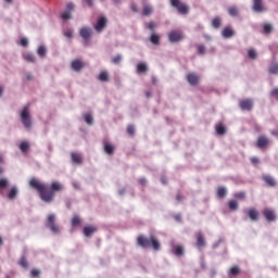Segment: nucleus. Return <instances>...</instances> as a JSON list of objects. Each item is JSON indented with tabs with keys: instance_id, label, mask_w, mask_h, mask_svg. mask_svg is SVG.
Wrapping results in <instances>:
<instances>
[{
	"instance_id": "1",
	"label": "nucleus",
	"mask_w": 278,
	"mask_h": 278,
	"mask_svg": "<svg viewBox=\"0 0 278 278\" xmlns=\"http://www.w3.org/2000/svg\"><path fill=\"white\" fill-rule=\"evenodd\" d=\"M29 186L34 190H37L39 197L43 203H52L55 198V192L62 191V184L54 181L51 184V190H48L49 186L45 182H40L38 178H31L29 180Z\"/></svg>"
},
{
	"instance_id": "2",
	"label": "nucleus",
	"mask_w": 278,
	"mask_h": 278,
	"mask_svg": "<svg viewBox=\"0 0 278 278\" xmlns=\"http://www.w3.org/2000/svg\"><path fill=\"white\" fill-rule=\"evenodd\" d=\"M137 244L141 247V249H153V251H160V249H162V245L160 244V241L155 239V236H151L150 238L139 236L137 238Z\"/></svg>"
},
{
	"instance_id": "3",
	"label": "nucleus",
	"mask_w": 278,
	"mask_h": 278,
	"mask_svg": "<svg viewBox=\"0 0 278 278\" xmlns=\"http://www.w3.org/2000/svg\"><path fill=\"white\" fill-rule=\"evenodd\" d=\"M21 121L25 129H31V116L29 115V105H25L20 114Z\"/></svg>"
},
{
	"instance_id": "4",
	"label": "nucleus",
	"mask_w": 278,
	"mask_h": 278,
	"mask_svg": "<svg viewBox=\"0 0 278 278\" xmlns=\"http://www.w3.org/2000/svg\"><path fill=\"white\" fill-rule=\"evenodd\" d=\"M46 227L47 229H50V231L54 235L60 233V226L55 224V214L48 215L46 220Z\"/></svg>"
},
{
	"instance_id": "5",
	"label": "nucleus",
	"mask_w": 278,
	"mask_h": 278,
	"mask_svg": "<svg viewBox=\"0 0 278 278\" xmlns=\"http://www.w3.org/2000/svg\"><path fill=\"white\" fill-rule=\"evenodd\" d=\"M79 36L83 38V40H91L94 36V30H92V27L90 26H84L79 29Z\"/></svg>"
},
{
	"instance_id": "6",
	"label": "nucleus",
	"mask_w": 278,
	"mask_h": 278,
	"mask_svg": "<svg viewBox=\"0 0 278 278\" xmlns=\"http://www.w3.org/2000/svg\"><path fill=\"white\" fill-rule=\"evenodd\" d=\"M172 8H175L178 14H187L188 5L182 4L180 0H169Z\"/></svg>"
},
{
	"instance_id": "7",
	"label": "nucleus",
	"mask_w": 278,
	"mask_h": 278,
	"mask_svg": "<svg viewBox=\"0 0 278 278\" xmlns=\"http://www.w3.org/2000/svg\"><path fill=\"white\" fill-rule=\"evenodd\" d=\"M252 10L253 12H256V14H263V12H266L264 0H253Z\"/></svg>"
},
{
	"instance_id": "8",
	"label": "nucleus",
	"mask_w": 278,
	"mask_h": 278,
	"mask_svg": "<svg viewBox=\"0 0 278 278\" xmlns=\"http://www.w3.org/2000/svg\"><path fill=\"white\" fill-rule=\"evenodd\" d=\"M263 216L267 223H275V220H277V214L275 213V210L265 208L263 211Z\"/></svg>"
},
{
	"instance_id": "9",
	"label": "nucleus",
	"mask_w": 278,
	"mask_h": 278,
	"mask_svg": "<svg viewBox=\"0 0 278 278\" xmlns=\"http://www.w3.org/2000/svg\"><path fill=\"white\" fill-rule=\"evenodd\" d=\"M184 36H181V33L177 30H172L168 34V41L172 42V45H175L176 42H180L182 40Z\"/></svg>"
},
{
	"instance_id": "10",
	"label": "nucleus",
	"mask_w": 278,
	"mask_h": 278,
	"mask_svg": "<svg viewBox=\"0 0 278 278\" xmlns=\"http://www.w3.org/2000/svg\"><path fill=\"white\" fill-rule=\"evenodd\" d=\"M239 106L243 112H251L253 110V100L245 99L239 102Z\"/></svg>"
},
{
	"instance_id": "11",
	"label": "nucleus",
	"mask_w": 278,
	"mask_h": 278,
	"mask_svg": "<svg viewBox=\"0 0 278 278\" xmlns=\"http://www.w3.org/2000/svg\"><path fill=\"white\" fill-rule=\"evenodd\" d=\"M108 25V18L105 17H100L98 18L97 23L93 25V29L98 31V34H101L103 29H105V26Z\"/></svg>"
},
{
	"instance_id": "12",
	"label": "nucleus",
	"mask_w": 278,
	"mask_h": 278,
	"mask_svg": "<svg viewBox=\"0 0 278 278\" xmlns=\"http://www.w3.org/2000/svg\"><path fill=\"white\" fill-rule=\"evenodd\" d=\"M269 140L266 136H260L256 141L257 149L264 150L266 147H268Z\"/></svg>"
},
{
	"instance_id": "13",
	"label": "nucleus",
	"mask_w": 278,
	"mask_h": 278,
	"mask_svg": "<svg viewBox=\"0 0 278 278\" xmlns=\"http://www.w3.org/2000/svg\"><path fill=\"white\" fill-rule=\"evenodd\" d=\"M222 36L226 39L233 38V36H236V31L231 28V26H227L223 29Z\"/></svg>"
},
{
	"instance_id": "14",
	"label": "nucleus",
	"mask_w": 278,
	"mask_h": 278,
	"mask_svg": "<svg viewBox=\"0 0 278 278\" xmlns=\"http://www.w3.org/2000/svg\"><path fill=\"white\" fill-rule=\"evenodd\" d=\"M248 216L251 220L255 222L260 219V212L256 208H249Z\"/></svg>"
},
{
	"instance_id": "15",
	"label": "nucleus",
	"mask_w": 278,
	"mask_h": 278,
	"mask_svg": "<svg viewBox=\"0 0 278 278\" xmlns=\"http://www.w3.org/2000/svg\"><path fill=\"white\" fill-rule=\"evenodd\" d=\"M16 197H18V187L13 186L8 193V199H9V201H14V199H16Z\"/></svg>"
},
{
	"instance_id": "16",
	"label": "nucleus",
	"mask_w": 278,
	"mask_h": 278,
	"mask_svg": "<svg viewBox=\"0 0 278 278\" xmlns=\"http://www.w3.org/2000/svg\"><path fill=\"white\" fill-rule=\"evenodd\" d=\"M84 68V63H81L80 60L76 59L72 61V70L75 71L76 73H79Z\"/></svg>"
},
{
	"instance_id": "17",
	"label": "nucleus",
	"mask_w": 278,
	"mask_h": 278,
	"mask_svg": "<svg viewBox=\"0 0 278 278\" xmlns=\"http://www.w3.org/2000/svg\"><path fill=\"white\" fill-rule=\"evenodd\" d=\"M263 180L265 181V184H267V186H269L270 188H275V186H277V180H275L273 178V176L270 175H266L263 177Z\"/></svg>"
},
{
	"instance_id": "18",
	"label": "nucleus",
	"mask_w": 278,
	"mask_h": 278,
	"mask_svg": "<svg viewBox=\"0 0 278 278\" xmlns=\"http://www.w3.org/2000/svg\"><path fill=\"white\" fill-rule=\"evenodd\" d=\"M187 81L190 86H197V84H199V76H197V74H189L187 76Z\"/></svg>"
},
{
	"instance_id": "19",
	"label": "nucleus",
	"mask_w": 278,
	"mask_h": 278,
	"mask_svg": "<svg viewBox=\"0 0 278 278\" xmlns=\"http://www.w3.org/2000/svg\"><path fill=\"white\" fill-rule=\"evenodd\" d=\"M94 231H97L96 227L92 226H86L84 228V236H86V238H90V236H92L94 233Z\"/></svg>"
},
{
	"instance_id": "20",
	"label": "nucleus",
	"mask_w": 278,
	"mask_h": 278,
	"mask_svg": "<svg viewBox=\"0 0 278 278\" xmlns=\"http://www.w3.org/2000/svg\"><path fill=\"white\" fill-rule=\"evenodd\" d=\"M197 244L199 249H201L202 247H205V237H203V233L201 232H198L197 235Z\"/></svg>"
},
{
	"instance_id": "21",
	"label": "nucleus",
	"mask_w": 278,
	"mask_h": 278,
	"mask_svg": "<svg viewBox=\"0 0 278 278\" xmlns=\"http://www.w3.org/2000/svg\"><path fill=\"white\" fill-rule=\"evenodd\" d=\"M237 275H240V267L233 266L228 270V277L233 278L237 277Z\"/></svg>"
},
{
	"instance_id": "22",
	"label": "nucleus",
	"mask_w": 278,
	"mask_h": 278,
	"mask_svg": "<svg viewBox=\"0 0 278 278\" xmlns=\"http://www.w3.org/2000/svg\"><path fill=\"white\" fill-rule=\"evenodd\" d=\"M104 152L106 155H113L114 154V146L109 142H104Z\"/></svg>"
},
{
	"instance_id": "23",
	"label": "nucleus",
	"mask_w": 278,
	"mask_h": 278,
	"mask_svg": "<svg viewBox=\"0 0 278 278\" xmlns=\"http://www.w3.org/2000/svg\"><path fill=\"white\" fill-rule=\"evenodd\" d=\"M24 60H26V62H30V63H36V54L31 53V52H27L24 54Z\"/></svg>"
},
{
	"instance_id": "24",
	"label": "nucleus",
	"mask_w": 278,
	"mask_h": 278,
	"mask_svg": "<svg viewBox=\"0 0 278 278\" xmlns=\"http://www.w3.org/2000/svg\"><path fill=\"white\" fill-rule=\"evenodd\" d=\"M269 75H278V63H271L268 67Z\"/></svg>"
},
{
	"instance_id": "25",
	"label": "nucleus",
	"mask_w": 278,
	"mask_h": 278,
	"mask_svg": "<svg viewBox=\"0 0 278 278\" xmlns=\"http://www.w3.org/2000/svg\"><path fill=\"white\" fill-rule=\"evenodd\" d=\"M147 71H149V66L147 65V63H139L137 65V73H147Z\"/></svg>"
},
{
	"instance_id": "26",
	"label": "nucleus",
	"mask_w": 278,
	"mask_h": 278,
	"mask_svg": "<svg viewBox=\"0 0 278 278\" xmlns=\"http://www.w3.org/2000/svg\"><path fill=\"white\" fill-rule=\"evenodd\" d=\"M172 253H174V255H178V256L184 255V247H181V245L174 247L172 250Z\"/></svg>"
},
{
	"instance_id": "27",
	"label": "nucleus",
	"mask_w": 278,
	"mask_h": 278,
	"mask_svg": "<svg viewBox=\"0 0 278 278\" xmlns=\"http://www.w3.org/2000/svg\"><path fill=\"white\" fill-rule=\"evenodd\" d=\"M228 14H229V16H232L233 18H236V16H238V14H240V11H238L237 7H229Z\"/></svg>"
},
{
	"instance_id": "28",
	"label": "nucleus",
	"mask_w": 278,
	"mask_h": 278,
	"mask_svg": "<svg viewBox=\"0 0 278 278\" xmlns=\"http://www.w3.org/2000/svg\"><path fill=\"white\" fill-rule=\"evenodd\" d=\"M217 197L219 199H225L227 197V188L219 187L218 190H217Z\"/></svg>"
},
{
	"instance_id": "29",
	"label": "nucleus",
	"mask_w": 278,
	"mask_h": 278,
	"mask_svg": "<svg viewBox=\"0 0 278 278\" xmlns=\"http://www.w3.org/2000/svg\"><path fill=\"white\" fill-rule=\"evenodd\" d=\"M274 29L275 28L273 27V24H264L263 25V34H266V35L273 34Z\"/></svg>"
},
{
	"instance_id": "30",
	"label": "nucleus",
	"mask_w": 278,
	"mask_h": 278,
	"mask_svg": "<svg viewBox=\"0 0 278 278\" xmlns=\"http://www.w3.org/2000/svg\"><path fill=\"white\" fill-rule=\"evenodd\" d=\"M228 207H229L230 212H236V211H238V201H236V200H230V201L228 202Z\"/></svg>"
},
{
	"instance_id": "31",
	"label": "nucleus",
	"mask_w": 278,
	"mask_h": 278,
	"mask_svg": "<svg viewBox=\"0 0 278 278\" xmlns=\"http://www.w3.org/2000/svg\"><path fill=\"white\" fill-rule=\"evenodd\" d=\"M20 150L22 151V153H27V151H29V142L22 141L20 143Z\"/></svg>"
},
{
	"instance_id": "32",
	"label": "nucleus",
	"mask_w": 278,
	"mask_h": 278,
	"mask_svg": "<svg viewBox=\"0 0 278 278\" xmlns=\"http://www.w3.org/2000/svg\"><path fill=\"white\" fill-rule=\"evenodd\" d=\"M71 155H72V162L74 164H81V155L75 152H73Z\"/></svg>"
},
{
	"instance_id": "33",
	"label": "nucleus",
	"mask_w": 278,
	"mask_h": 278,
	"mask_svg": "<svg viewBox=\"0 0 278 278\" xmlns=\"http://www.w3.org/2000/svg\"><path fill=\"white\" fill-rule=\"evenodd\" d=\"M150 42H151L152 45H155V46L160 45V35H157V34H152V35L150 36Z\"/></svg>"
},
{
	"instance_id": "34",
	"label": "nucleus",
	"mask_w": 278,
	"mask_h": 278,
	"mask_svg": "<svg viewBox=\"0 0 278 278\" xmlns=\"http://www.w3.org/2000/svg\"><path fill=\"white\" fill-rule=\"evenodd\" d=\"M220 25H223V20H220V17H215L213 18L212 21V26L215 28V29H218L220 27Z\"/></svg>"
},
{
	"instance_id": "35",
	"label": "nucleus",
	"mask_w": 278,
	"mask_h": 278,
	"mask_svg": "<svg viewBox=\"0 0 278 278\" xmlns=\"http://www.w3.org/2000/svg\"><path fill=\"white\" fill-rule=\"evenodd\" d=\"M18 265L22 268H29V263L27 262V257H25V255H23L18 262Z\"/></svg>"
},
{
	"instance_id": "36",
	"label": "nucleus",
	"mask_w": 278,
	"mask_h": 278,
	"mask_svg": "<svg viewBox=\"0 0 278 278\" xmlns=\"http://www.w3.org/2000/svg\"><path fill=\"white\" fill-rule=\"evenodd\" d=\"M37 53H38L39 58H45V55H47V47L39 46Z\"/></svg>"
},
{
	"instance_id": "37",
	"label": "nucleus",
	"mask_w": 278,
	"mask_h": 278,
	"mask_svg": "<svg viewBox=\"0 0 278 278\" xmlns=\"http://www.w3.org/2000/svg\"><path fill=\"white\" fill-rule=\"evenodd\" d=\"M84 118H85V123H87V125H94V118L92 117V115L85 114Z\"/></svg>"
},
{
	"instance_id": "38",
	"label": "nucleus",
	"mask_w": 278,
	"mask_h": 278,
	"mask_svg": "<svg viewBox=\"0 0 278 278\" xmlns=\"http://www.w3.org/2000/svg\"><path fill=\"white\" fill-rule=\"evenodd\" d=\"M81 225V218L79 216H74L72 218V227H79Z\"/></svg>"
},
{
	"instance_id": "39",
	"label": "nucleus",
	"mask_w": 278,
	"mask_h": 278,
	"mask_svg": "<svg viewBox=\"0 0 278 278\" xmlns=\"http://www.w3.org/2000/svg\"><path fill=\"white\" fill-rule=\"evenodd\" d=\"M144 27L147 29H150V31H155V28L157 27V24L155 22L146 23Z\"/></svg>"
},
{
	"instance_id": "40",
	"label": "nucleus",
	"mask_w": 278,
	"mask_h": 278,
	"mask_svg": "<svg viewBox=\"0 0 278 278\" xmlns=\"http://www.w3.org/2000/svg\"><path fill=\"white\" fill-rule=\"evenodd\" d=\"M248 56L250 60H257V51H255V49H250L248 51Z\"/></svg>"
},
{
	"instance_id": "41",
	"label": "nucleus",
	"mask_w": 278,
	"mask_h": 278,
	"mask_svg": "<svg viewBox=\"0 0 278 278\" xmlns=\"http://www.w3.org/2000/svg\"><path fill=\"white\" fill-rule=\"evenodd\" d=\"M225 131H227V128H225V126H223V125L216 126V132L218 134V136L225 135Z\"/></svg>"
},
{
	"instance_id": "42",
	"label": "nucleus",
	"mask_w": 278,
	"mask_h": 278,
	"mask_svg": "<svg viewBox=\"0 0 278 278\" xmlns=\"http://www.w3.org/2000/svg\"><path fill=\"white\" fill-rule=\"evenodd\" d=\"M98 79H99L100 81H108V79H110V76L108 75L106 72H102V73H100Z\"/></svg>"
},
{
	"instance_id": "43",
	"label": "nucleus",
	"mask_w": 278,
	"mask_h": 278,
	"mask_svg": "<svg viewBox=\"0 0 278 278\" xmlns=\"http://www.w3.org/2000/svg\"><path fill=\"white\" fill-rule=\"evenodd\" d=\"M151 12H153V9L149 5L143 7V12H142L143 16H149Z\"/></svg>"
},
{
	"instance_id": "44",
	"label": "nucleus",
	"mask_w": 278,
	"mask_h": 278,
	"mask_svg": "<svg viewBox=\"0 0 278 278\" xmlns=\"http://www.w3.org/2000/svg\"><path fill=\"white\" fill-rule=\"evenodd\" d=\"M199 55H205V46L204 45H198L197 46Z\"/></svg>"
},
{
	"instance_id": "45",
	"label": "nucleus",
	"mask_w": 278,
	"mask_h": 278,
	"mask_svg": "<svg viewBox=\"0 0 278 278\" xmlns=\"http://www.w3.org/2000/svg\"><path fill=\"white\" fill-rule=\"evenodd\" d=\"M123 61V55L117 54L112 59L113 64H121V62Z\"/></svg>"
},
{
	"instance_id": "46",
	"label": "nucleus",
	"mask_w": 278,
	"mask_h": 278,
	"mask_svg": "<svg viewBox=\"0 0 278 278\" xmlns=\"http://www.w3.org/2000/svg\"><path fill=\"white\" fill-rule=\"evenodd\" d=\"M61 17H62L63 21H68V20H71V18H72L71 12H70V11L63 12L62 15H61Z\"/></svg>"
},
{
	"instance_id": "47",
	"label": "nucleus",
	"mask_w": 278,
	"mask_h": 278,
	"mask_svg": "<svg viewBox=\"0 0 278 278\" xmlns=\"http://www.w3.org/2000/svg\"><path fill=\"white\" fill-rule=\"evenodd\" d=\"M127 134H129V136H134V134H136V126L135 125H128Z\"/></svg>"
},
{
	"instance_id": "48",
	"label": "nucleus",
	"mask_w": 278,
	"mask_h": 278,
	"mask_svg": "<svg viewBox=\"0 0 278 278\" xmlns=\"http://www.w3.org/2000/svg\"><path fill=\"white\" fill-rule=\"evenodd\" d=\"M73 28H70V29H67V30H65V31H63V36H65V38H73Z\"/></svg>"
},
{
	"instance_id": "49",
	"label": "nucleus",
	"mask_w": 278,
	"mask_h": 278,
	"mask_svg": "<svg viewBox=\"0 0 278 278\" xmlns=\"http://www.w3.org/2000/svg\"><path fill=\"white\" fill-rule=\"evenodd\" d=\"M3 188H8V179L5 178L0 179V190H3Z\"/></svg>"
},
{
	"instance_id": "50",
	"label": "nucleus",
	"mask_w": 278,
	"mask_h": 278,
	"mask_svg": "<svg viewBox=\"0 0 278 278\" xmlns=\"http://www.w3.org/2000/svg\"><path fill=\"white\" fill-rule=\"evenodd\" d=\"M247 193L244 191L235 193V199H244Z\"/></svg>"
},
{
	"instance_id": "51",
	"label": "nucleus",
	"mask_w": 278,
	"mask_h": 278,
	"mask_svg": "<svg viewBox=\"0 0 278 278\" xmlns=\"http://www.w3.org/2000/svg\"><path fill=\"white\" fill-rule=\"evenodd\" d=\"M75 9V4H73V2L67 3L66 5V12H73V10Z\"/></svg>"
},
{
	"instance_id": "52",
	"label": "nucleus",
	"mask_w": 278,
	"mask_h": 278,
	"mask_svg": "<svg viewBox=\"0 0 278 278\" xmlns=\"http://www.w3.org/2000/svg\"><path fill=\"white\" fill-rule=\"evenodd\" d=\"M270 97H275L276 99H278V87L274 88L270 91Z\"/></svg>"
},
{
	"instance_id": "53",
	"label": "nucleus",
	"mask_w": 278,
	"mask_h": 278,
	"mask_svg": "<svg viewBox=\"0 0 278 278\" xmlns=\"http://www.w3.org/2000/svg\"><path fill=\"white\" fill-rule=\"evenodd\" d=\"M30 275H31V277H39V276H40V270H38V269H33V270L30 271Z\"/></svg>"
},
{
	"instance_id": "54",
	"label": "nucleus",
	"mask_w": 278,
	"mask_h": 278,
	"mask_svg": "<svg viewBox=\"0 0 278 278\" xmlns=\"http://www.w3.org/2000/svg\"><path fill=\"white\" fill-rule=\"evenodd\" d=\"M27 45H29V40L27 38H22L21 39V46L22 47H27Z\"/></svg>"
},
{
	"instance_id": "55",
	"label": "nucleus",
	"mask_w": 278,
	"mask_h": 278,
	"mask_svg": "<svg viewBox=\"0 0 278 278\" xmlns=\"http://www.w3.org/2000/svg\"><path fill=\"white\" fill-rule=\"evenodd\" d=\"M223 242H225L223 239H219L218 241H216L214 244H213V249H218V247L220 244H223Z\"/></svg>"
},
{
	"instance_id": "56",
	"label": "nucleus",
	"mask_w": 278,
	"mask_h": 278,
	"mask_svg": "<svg viewBox=\"0 0 278 278\" xmlns=\"http://www.w3.org/2000/svg\"><path fill=\"white\" fill-rule=\"evenodd\" d=\"M251 162H252L253 164H260V159L253 156V157L251 159Z\"/></svg>"
},
{
	"instance_id": "57",
	"label": "nucleus",
	"mask_w": 278,
	"mask_h": 278,
	"mask_svg": "<svg viewBox=\"0 0 278 278\" xmlns=\"http://www.w3.org/2000/svg\"><path fill=\"white\" fill-rule=\"evenodd\" d=\"M161 182L163 184V186H166L168 184V180L166 179V177H161Z\"/></svg>"
},
{
	"instance_id": "58",
	"label": "nucleus",
	"mask_w": 278,
	"mask_h": 278,
	"mask_svg": "<svg viewBox=\"0 0 278 278\" xmlns=\"http://www.w3.org/2000/svg\"><path fill=\"white\" fill-rule=\"evenodd\" d=\"M93 1L94 0H85V2L87 3V5H89V8H92Z\"/></svg>"
},
{
	"instance_id": "59",
	"label": "nucleus",
	"mask_w": 278,
	"mask_h": 278,
	"mask_svg": "<svg viewBox=\"0 0 278 278\" xmlns=\"http://www.w3.org/2000/svg\"><path fill=\"white\" fill-rule=\"evenodd\" d=\"M139 184H140L141 186H144V184H147V178H140V179H139Z\"/></svg>"
},
{
	"instance_id": "60",
	"label": "nucleus",
	"mask_w": 278,
	"mask_h": 278,
	"mask_svg": "<svg viewBox=\"0 0 278 278\" xmlns=\"http://www.w3.org/2000/svg\"><path fill=\"white\" fill-rule=\"evenodd\" d=\"M176 201H178V202L184 201V195L178 194V195L176 197Z\"/></svg>"
},
{
	"instance_id": "61",
	"label": "nucleus",
	"mask_w": 278,
	"mask_h": 278,
	"mask_svg": "<svg viewBox=\"0 0 278 278\" xmlns=\"http://www.w3.org/2000/svg\"><path fill=\"white\" fill-rule=\"evenodd\" d=\"M175 220H177V223L181 222V215H175Z\"/></svg>"
},
{
	"instance_id": "62",
	"label": "nucleus",
	"mask_w": 278,
	"mask_h": 278,
	"mask_svg": "<svg viewBox=\"0 0 278 278\" xmlns=\"http://www.w3.org/2000/svg\"><path fill=\"white\" fill-rule=\"evenodd\" d=\"M26 79H28V81H30V79H34V75L27 74V75H26Z\"/></svg>"
},
{
	"instance_id": "63",
	"label": "nucleus",
	"mask_w": 278,
	"mask_h": 278,
	"mask_svg": "<svg viewBox=\"0 0 278 278\" xmlns=\"http://www.w3.org/2000/svg\"><path fill=\"white\" fill-rule=\"evenodd\" d=\"M118 194H119V197H123V194H125V189H121V190L118 191Z\"/></svg>"
},
{
	"instance_id": "64",
	"label": "nucleus",
	"mask_w": 278,
	"mask_h": 278,
	"mask_svg": "<svg viewBox=\"0 0 278 278\" xmlns=\"http://www.w3.org/2000/svg\"><path fill=\"white\" fill-rule=\"evenodd\" d=\"M211 275L214 277L216 275V269H211Z\"/></svg>"
}]
</instances>
